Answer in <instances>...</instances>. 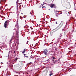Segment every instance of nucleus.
Here are the masks:
<instances>
[{"instance_id":"nucleus-36","label":"nucleus","mask_w":76,"mask_h":76,"mask_svg":"<svg viewBox=\"0 0 76 76\" xmlns=\"http://www.w3.org/2000/svg\"><path fill=\"white\" fill-rule=\"evenodd\" d=\"M21 69V68H20V69Z\"/></svg>"},{"instance_id":"nucleus-14","label":"nucleus","mask_w":76,"mask_h":76,"mask_svg":"<svg viewBox=\"0 0 76 76\" xmlns=\"http://www.w3.org/2000/svg\"><path fill=\"white\" fill-rule=\"evenodd\" d=\"M56 16L57 17H58V14H57L56 15Z\"/></svg>"},{"instance_id":"nucleus-11","label":"nucleus","mask_w":76,"mask_h":76,"mask_svg":"<svg viewBox=\"0 0 76 76\" xmlns=\"http://www.w3.org/2000/svg\"><path fill=\"white\" fill-rule=\"evenodd\" d=\"M24 57H27V58H28V56H26V55H27L26 54H24Z\"/></svg>"},{"instance_id":"nucleus-34","label":"nucleus","mask_w":76,"mask_h":76,"mask_svg":"<svg viewBox=\"0 0 76 76\" xmlns=\"http://www.w3.org/2000/svg\"><path fill=\"white\" fill-rule=\"evenodd\" d=\"M25 69H26V67H25Z\"/></svg>"},{"instance_id":"nucleus-17","label":"nucleus","mask_w":76,"mask_h":76,"mask_svg":"<svg viewBox=\"0 0 76 76\" xmlns=\"http://www.w3.org/2000/svg\"><path fill=\"white\" fill-rule=\"evenodd\" d=\"M29 64H27V67H29Z\"/></svg>"},{"instance_id":"nucleus-13","label":"nucleus","mask_w":76,"mask_h":76,"mask_svg":"<svg viewBox=\"0 0 76 76\" xmlns=\"http://www.w3.org/2000/svg\"><path fill=\"white\" fill-rule=\"evenodd\" d=\"M18 58H16L15 59H14V61H17V60H18Z\"/></svg>"},{"instance_id":"nucleus-35","label":"nucleus","mask_w":76,"mask_h":76,"mask_svg":"<svg viewBox=\"0 0 76 76\" xmlns=\"http://www.w3.org/2000/svg\"><path fill=\"white\" fill-rule=\"evenodd\" d=\"M19 68H20V67H19Z\"/></svg>"},{"instance_id":"nucleus-2","label":"nucleus","mask_w":76,"mask_h":76,"mask_svg":"<svg viewBox=\"0 0 76 76\" xmlns=\"http://www.w3.org/2000/svg\"><path fill=\"white\" fill-rule=\"evenodd\" d=\"M9 23V20H7L5 22L4 26L5 28H7V27L8 26L7 25H8Z\"/></svg>"},{"instance_id":"nucleus-12","label":"nucleus","mask_w":76,"mask_h":76,"mask_svg":"<svg viewBox=\"0 0 76 76\" xmlns=\"http://www.w3.org/2000/svg\"><path fill=\"white\" fill-rule=\"evenodd\" d=\"M52 61H53V63H56V60H54V59H53L52 60Z\"/></svg>"},{"instance_id":"nucleus-1","label":"nucleus","mask_w":76,"mask_h":76,"mask_svg":"<svg viewBox=\"0 0 76 76\" xmlns=\"http://www.w3.org/2000/svg\"><path fill=\"white\" fill-rule=\"evenodd\" d=\"M48 52V49H44L43 51V53H44V54L45 56H49Z\"/></svg>"},{"instance_id":"nucleus-3","label":"nucleus","mask_w":76,"mask_h":76,"mask_svg":"<svg viewBox=\"0 0 76 76\" xmlns=\"http://www.w3.org/2000/svg\"><path fill=\"white\" fill-rule=\"evenodd\" d=\"M63 25V23H61L59 26L58 27H57V29H60V28H61V26H62Z\"/></svg>"},{"instance_id":"nucleus-28","label":"nucleus","mask_w":76,"mask_h":76,"mask_svg":"<svg viewBox=\"0 0 76 76\" xmlns=\"http://www.w3.org/2000/svg\"><path fill=\"white\" fill-rule=\"evenodd\" d=\"M55 12H58V11H56Z\"/></svg>"},{"instance_id":"nucleus-4","label":"nucleus","mask_w":76,"mask_h":76,"mask_svg":"<svg viewBox=\"0 0 76 76\" xmlns=\"http://www.w3.org/2000/svg\"><path fill=\"white\" fill-rule=\"evenodd\" d=\"M56 34H57V33L56 31H54L52 32L51 31L50 32V34L51 35H56Z\"/></svg>"},{"instance_id":"nucleus-16","label":"nucleus","mask_w":76,"mask_h":76,"mask_svg":"<svg viewBox=\"0 0 76 76\" xmlns=\"http://www.w3.org/2000/svg\"><path fill=\"white\" fill-rule=\"evenodd\" d=\"M52 75H53V73L50 74V75H49V76H51Z\"/></svg>"},{"instance_id":"nucleus-15","label":"nucleus","mask_w":76,"mask_h":76,"mask_svg":"<svg viewBox=\"0 0 76 76\" xmlns=\"http://www.w3.org/2000/svg\"><path fill=\"white\" fill-rule=\"evenodd\" d=\"M18 2H19V0H17V2H16L17 4H18Z\"/></svg>"},{"instance_id":"nucleus-18","label":"nucleus","mask_w":76,"mask_h":76,"mask_svg":"<svg viewBox=\"0 0 76 76\" xmlns=\"http://www.w3.org/2000/svg\"><path fill=\"white\" fill-rule=\"evenodd\" d=\"M58 37H60V38H59V39H61V36H59Z\"/></svg>"},{"instance_id":"nucleus-19","label":"nucleus","mask_w":76,"mask_h":76,"mask_svg":"<svg viewBox=\"0 0 76 76\" xmlns=\"http://www.w3.org/2000/svg\"><path fill=\"white\" fill-rule=\"evenodd\" d=\"M55 23H56V25H57V24H58V23H57V21H56V22H55Z\"/></svg>"},{"instance_id":"nucleus-22","label":"nucleus","mask_w":76,"mask_h":76,"mask_svg":"<svg viewBox=\"0 0 76 76\" xmlns=\"http://www.w3.org/2000/svg\"><path fill=\"white\" fill-rule=\"evenodd\" d=\"M32 70H31L29 71V72H32Z\"/></svg>"},{"instance_id":"nucleus-32","label":"nucleus","mask_w":76,"mask_h":76,"mask_svg":"<svg viewBox=\"0 0 76 76\" xmlns=\"http://www.w3.org/2000/svg\"><path fill=\"white\" fill-rule=\"evenodd\" d=\"M31 30H32V29H33V28H31Z\"/></svg>"},{"instance_id":"nucleus-25","label":"nucleus","mask_w":76,"mask_h":76,"mask_svg":"<svg viewBox=\"0 0 76 76\" xmlns=\"http://www.w3.org/2000/svg\"><path fill=\"white\" fill-rule=\"evenodd\" d=\"M1 64H3V62H1Z\"/></svg>"},{"instance_id":"nucleus-6","label":"nucleus","mask_w":76,"mask_h":76,"mask_svg":"<svg viewBox=\"0 0 76 76\" xmlns=\"http://www.w3.org/2000/svg\"><path fill=\"white\" fill-rule=\"evenodd\" d=\"M51 5H50V7H51L52 8H53V7H56V5H55L54 4H50Z\"/></svg>"},{"instance_id":"nucleus-27","label":"nucleus","mask_w":76,"mask_h":76,"mask_svg":"<svg viewBox=\"0 0 76 76\" xmlns=\"http://www.w3.org/2000/svg\"><path fill=\"white\" fill-rule=\"evenodd\" d=\"M26 74H28V72H26Z\"/></svg>"},{"instance_id":"nucleus-5","label":"nucleus","mask_w":76,"mask_h":76,"mask_svg":"<svg viewBox=\"0 0 76 76\" xmlns=\"http://www.w3.org/2000/svg\"><path fill=\"white\" fill-rule=\"evenodd\" d=\"M20 18L21 20H22V19L23 20H22V22H23L24 21V22H25L26 23V20H25V18H22V16H20Z\"/></svg>"},{"instance_id":"nucleus-21","label":"nucleus","mask_w":76,"mask_h":76,"mask_svg":"<svg viewBox=\"0 0 76 76\" xmlns=\"http://www.w3.org/2000/svg\"><path fill=\"white\" fill-rule=\"evenodd\" d=\"M54 59H55V57H53V60H54Z\"/></svg>"},{"instance_id":"nucleus-24","label":"nucleus","mask_w":76,"mask_h":76,"mask_svg":"<svg viewBox=\"0 0 76 76\" xmlns=\"http://www.w3.org/2000/svg\"><path fill=\"white\" fill-rule=\"evenodd\" d=\"M53 20H54L55 21H56V19H53Z\"/></svg>"},{"instance_id":"nucleus-8","label":"nucleus","mask_w":76,"mask_h":76,"mask_svg":"<svg viewBox=\"0 0 76 76\" xmlns=\"http://www.w3.org/2000/svg\"><path fill=\"white\" fill-rule=\"evenodd\" d=\"M4 34H1V35H0V37L1 38H3V37H4Z\"/></svg>"},{"instance_id":"nucleus-31","label":"nucleus","mask_w":76,"mask_h":76,"mask_svg":"<svg viewBox=\"0 0 76 76\" xmlns=\"http://www.w3.org/2000/svg\"><path fill=\"white\" fill-rule=\"evenodd\" d=\"M21 13V14H22V15H23V13Z\"/></svg>"},{"instance_id":"nucleus-23","label":"nucleus","mask_w":76,"mask_h":76,"mask_svg":"<svg viewBox=\"0 0 76 76\" xmlns=\"http://www.w3.org/2000/svg\"><path fill=\"white\" fill-rule=\"evenodd\" d=\"M16 53V51L15 50L14 52V53Z\"/></svg>"},{"instance_id":"nucleus-30","label":"nucleus","mask_w":76,"mask_h":76,"mask_svg":"<svg viewBox=\"0 0 76 76\" xmlns=\"http://www.w3.org/2000/svg\"><path fill=\"white\" fill-rule=\"evenodd\" d=\"M16 73H18V72H15Z\"/></svg>"},{"instance_id":"nucleus-33","label":"nucleus","mask_w":76,"mask_h":76,"mask_svg":"<svg viewBox=\"0 0 76 76\" xmlns=\"http://www.w3.org/2000/svg\"><path fill=\"white\" fill-rule=\"evenodd\" d=\"M26 68H28V67H26Z\"/></svg>"},{"instance_id":"nucleus-9","label":"nucleus","mask_w":76,"mask_h":76,"mask_svg":"<svg viewBox=\"0 0 76 76\" xmlns=\"http://www.w3.org/2000/svg\"><path fill=\"white\" fill-rule=\"evenodd\" d=\"M43 73H45V75H47V71H44L43 72Z\"/></svg>"},{"instance_id":"nucleus-20","label":"nucleus","mask_w":76,"mask_h":76,"mask_svg":"<svg viewBox=\"0 0 76 76\" xmlns=\"http://www.w3.org/2000/svg\"><path fill=\"white\" fill-rule=\"evenodd\" d=\"M17 12L18 11V7H17Z\"/></svg>"},{"instance_id":"nucleus-29","label":"nucleus","mask_w":76,"mask_h":76,"mask_svg":"<svg viewBox=\"0 0 76 76\" xmlns=\"http://www.w3.org/2000/svg\"><path fill=\"white\" fill-rule=\"evenodd\" d=\"M60 35H61V36H62V34H60Z\"/></svg>"},{"instance_id":"nucleus-26","label":"nucleus","mask_w":76,"mask_h":76,"mask_svg":"<svg viewBox=\"0 0 76 76\" xmlns=\"http://www.w3.org/2000/svg\"><path fill=\"white\" fill-rule=\"evenodd\" d=\"M44 7H42V8H44Z\"/></svg>"},{"instance_id":"nucleus-7","label":"nucleus","mask_w":76,"mask_h":76,"mask_svg":"<svg viewBox=\"0 0 76 76\" xmlns=\"http://www.w3.org/2000/svg\"><path fill=\"white\" fill-rule=\"evenodd\" d=\"M62 0L63 1H64L66 4H67V3H69V2H67V1H68V0Z\"/></svg>"},{"instance_id":"nucleus-10","label":"nucleus","mask_w":76,"mask_h":76,"mask_svg":"<svg viewBox=\"0 0 76 76\" xmlns=\"http://www.w3.org/2000/svg\"><path fill=\"white\" fill-rule=\"evenodd\" d=\"M26 49H24L23 50V51L22 52V53H23V54H24V53H25V52H26Z\"/></svg>"}]
</instances>
